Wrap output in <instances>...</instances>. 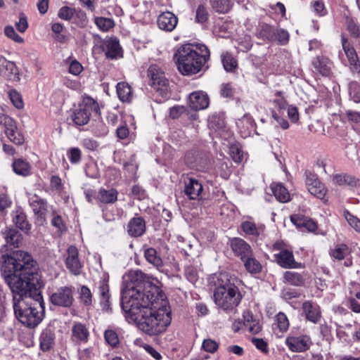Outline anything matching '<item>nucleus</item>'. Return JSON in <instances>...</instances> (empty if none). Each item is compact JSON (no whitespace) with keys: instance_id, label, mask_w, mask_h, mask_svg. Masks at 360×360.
Masks as SVG:
<instances>
[{"instance_id":"nucleus-22","label":"nucleus","mask_w":360,"mask_h":360,"mask_svg":"<svg viewBox=\"0 0 360 360\" xmlns=\"http://www.w3.org/2000/svg\"><path fill=\"white\" fill-rule=\"evenodd\" d=\"M146 230V221L139 216H135L131 219L127 224V233L131 237H140L145 233Z\"/></svg>"},{"instance_id":"nucleus-34","label":"nucleus","mask_w":360,"mask_h":360,"mask_svg":"<svg viewBox=\"0 0 360 360\" xmlns=\"http://www.w3.org/2000/svg\"><path fill=\"white\" fill-rule=\"evenodd\" d=\"M241 229L248 236L257 237L264 232V226L262 225L257 226L255 223L249 221H243L241 224Z\"/></svg>"},{"instance_id":"nucleus-9","label":"nucleus","mask_w":360,"mask_h":360,"mask_svg":"<svg viewBox=\"0 0 360 360\" xmlns=\"http://www.w3.org/2000/svg\"><path fill=\"white\" fill-rule=\"evenodd\" d=\"M108 283L109 276L105 274H103L99 281L95 283V288L99 297L100 304L104 311L110 309V295Z\"/></svg>"},{"instance_id":"nucleus-16","label":"nucleus","mask_w":360,"mask_h":360,"mask_svg":"<svg viewBox=\"0 0 360 360\" xmlns=\"http://www.w3.org/2000/svg\"><path fill=\"white\" fill-rule=\"evenodd\" d=\"M306 319L313 323H318L321 317L322 313L320 306L311 300L305 301L302 306Z\"/></svg>"},{"instance_id":"nucleus-19","label":"nucleus","mask_w":360,"mask_h":360,"mask_svg":"<svg viewBox=\"0 0 360 360\" xmlns=\"http://www.w3.org/2000/svg\"><path fill=\"white\" fill-rule=\"evenodd\" d=\"M184 184L185 195L191 200H198L203 190L201 183L195 178L188 177Z\"/></svg>"},{"instance_id":"nucleus-28","label":"nucleus","mask_w":360,"mask_h":360,"mask_svg":"<svg viewBox=\"0 0 360 360\" xmlns=\"http://www.w3.org/2000/svg\"><path fill=\"white\" fill-rule=\"evenodd\" d=\"M55 342L54 333L50 328L44 329L39 337L40 348L44 352L50 350Z\"/></svg>"},{"instance_id":"nucleus-21","label":"nucleus","mask_w":360,"mask_h":360,"mask_svg":"<svg viewBox=\"0 0 360 360\" xmlns=\"http://www.w3.org/2000/svg\"><path fill=\"white\" fill-rule=\"evenodd\" d=\"M12 221L17 228L20 229L25 234H30L32 225L27 220L25 212L21 207H18L12 212Z\"/></svg>"},{"instance_id":"nucleus-58","label":"nucleus","mask_w":360,"mask_h":360,"mask_svg":"<svg viewBox=\"0 0 360 360\" xmlns=\"http://www.w3.org/2000/svg\"><path fill=\"white\" fill-rule=\"evenodd\" d=\"M12 205L11 198L5 193L0 194V214H4L7 212V209Z\"/></svg>"},{"instance_id":"nucleus-20","label":"nucleus","mask_w":360,"mask_h":360,"mask_svg":"<svg viewBox=\"0 0 360 360\" xmlns=\"http://www.w3.org/2000/svg\"><path fill=\"white\" fill-rule=\"evenodd\" d=\"M178 23L177 17L172 12H163L157 19L158 27L165 32H172Z\"/></svg>"},{"instance_id":"nucleus-37","label":"nucleus","mask_w":360,"mask_h":360,"mask_svg":"<svg viewBox=\"0 0 360 360\" xmlns=\"http://www.w3.org/2000/svg\"><path fill=\"white\" fill-rule=\"evenodd\" d=\"M13 172L21 176H27L30 173L31 166L30 163L23 159H14L12 164Z\"/></svg>"},{"instance_id":"nucleus-50","label":"nucleus","mask_w":360,"mask_h":360,"mask_svg":"<svg viewBox=\"0 0 360 360\" xmlns=\"http://www.w3.org/2000/svg\"><path fill=\"white\" fill-rule=\"evenodd\" d=\"M209 18L207 8L202 4L198 6L195 15V21L199 23L205 22Z\"/></svg>"},{"instance_id":"nucleus-27","label":"nucleus","mask_w":360,"mask_h":360,"mask_svg":"<svg viewBox=\"0 0 360 360\" xmlns=\"http://www.w3.org/2000/svg\"><path fill=\"white\" fill-rule=\"evenodd\" d=\"M255 35L264 41H274L276 38V29L268 24L262 23L257 27Z\"/></svg>"},{"instance_id":"nucleus-30","label":"nucleus","mask_w":360,"mask_h":360,"mask_svg":"<svg viewBox=\"0 0 360 360\" xmlns=\"http://www.w3.org/2000/svg\"><path fill=\"white\" fill-rule=\"evenodd\" d=\"M243 262L245 270L250 274L255 275L262 272V265L253 255L248 256L245 259L241 260Z\"/></svg>"},{"instance_id":"nucleus-6","label":"nucleus","mask_w":360,"mask_h":360,"mask_svg":"<svg viewBox=\"0 0 360 360\" xmlns=\"http://www.w3.org/2000/svg\"><path fill=\"white\" fill-rule=\"evenodd\" d=\"M29 204L34 212L36 224L39 226H44L46 222L49 209L47 200L34 194L29 198Z\"/></svg>"},{"instance_id":"nucleus-10","label":"nucleus","mask_w":360,"mask_h":360,"mask_svg":"<svg viewBox=\"0 0 360 360\" xmlns=\"http://www.w3.org/2000/svg\"><path fill=\"white\" fill-rule=\"evenodd\" d=\"M306 186L308 191L313 195L318 198H323L327 190L325 188L324 184L321 182L318 176L311 172H306Z\"/></svg>"},{"instance_id":"nucleus-46","label":"nucleus","mask_w":360,"mask_h":360,"mask_svg":"<svg viewBox=\"0 0 360 360\" xmlns=\"http://www.w3.org/2000/svg\"><path fill=\"white\" fill-rule=\"evenodd\" d=\"M274 324L280 332L284 333L288 330L289 328V321L286 315L283 312H279L275 319Z\"/></svg>"},{"instance_id":"nucleus-61","label":"nucleus","mask_w":360,"mask_h":360,"mask_svg":"<svg viewBox=\"0 0 360 360\" xmlns=\"http://www.w3.org/2000/svg\"><path fill=\"white\" fill-rule=\"evenodd\" d=\"M230 155L235 162L240 163L243 159V153L237 146H231L230 147Z\"/></svg>"},{"instance_id":"nucleus-23","label":"nucleus","mask_w":360,"mask_h":360,"mask_svg":"<svg viewBox=\"0 0 360 360\" xmlns=\"http://www.w3.org/2000/svg\"><path fill=\"white\" fill-rule=\"evenodd\" d=\"M236 125L243 137L250 136L255 129V123L252 117L245 114L236 122Z\"/></svg>"},{"instance_id":"nucleus-14","label":"nucleus","mask_w":360,"mask_h":360,"mask_svg":"<svg viewBox=\"0 0 360 360\" xmlns=\"http://www.w3.org/2000/svg\"><path fill=\"white\" fill-rule=\"evenodd\" d=\"M0 76L10 81L19 80L18 69L15 64L0 55Z\"/></svg>"},{"instance_id":"nucleus-13","label":"nucleus","mask_w":360,"mask_h":360,"mask_svg":"<svg viewBox=\"0 0 360 360\" xmlns=\"http://www.w3.org/2000/svg\"><path fill=\"white\" fill-rule=\"evenodd\" d=\"M276 263L282 268L285 269H300L302 267L301 263L297 262L292 251L282 250L279 252L274 255Z\"/></svg>"},{"instance_id":"nucleus-43","label":"nucleus","mask_w":360,"mask_h":360,"mask_svg":"<svg viewBox=\"0 0 360 360\" xmlns=\"http://www.w3.org/2000/svg\"><path fill=\"white\" fill-rule=\"evenodd\" d=\"M79 299L86 307H90L93 302V295L86 285H82L79 290Z\"/></svg>"},{"instance_id":"nucleus-29","label":"nucleus","mask_w":360,"mask_h":360,"mask_svg":"<svg viewBox=\"0 0 360 360\" xmlns=\"http://www.w3.org/2000/svg\"><path fill=\"white\" fill-rule=\"evenodd\" d=\"M243 316L244 327L252 334H257L261 330L262 326L259 321L254 319L250 311H245Z\"/></svg>"},{"instance_id":"nucleus-41","label":"nucleus","mask_w":360,"mask_h":360,"mask_svg":"<svg viewBox=\"0 0 360 360\" xmlns=\"http://www.w3.org/2000/svg\"><path fill=\"white\" fill-rule=\"evenodd\" d=\"M89 115L93 112L98 114L99 111L98 104L93 98L86 97L84 98L82 103L79 105Z\"/></svg>"},{"instance_id":"nucleus-47","label":"nucleus","mask_w":360,"mask_h":360,"mask_svg":"<svg viewBox=\"0 0 360 360\" xmlns=\"http://www.w3.org/2000/svg\"><path fill=\"white\" fill-rule=\"evenodd\" d=\"M15 126L17 124L11 117L4 113H0V127L3 129L4 134Z\"/></svg>"},{"instance_id":"nucleus-55","label":"nucleus","mask_w":360,"mask_h":360,"mask_svg":"<svg viewBox=\"0 0 360 360\" xmlns=\"http://www.w3.org/2000/svg\"><path fill=\"white\" fill-rule=\"evenodd\" d=\"M344 216L348 224L356 231L360 232V219L352 215L349 211L344 212Z\"/></svg>"},{"instance_id":"nucleus-40","label":"nucleus","mask_w":360,"mask_h":360,"mask_svg":"<svg viewBox=\"0 0 360 360\" xmlns=\"http://www.w3.org/2000/svg\"><path fill=\"white\" fill-rule=\"evenodd\" d=\"M8 140L16 146H21L25 142V137L22 131L15 126L5 133Z\"/></svg>"},{"instance_id":"nucleus-35","label":"nucleus","mask_w":360,"mask_h":360,"mask_svg":"<svg viewBox=\"0 0 360 360\" xmlns=\"http://www.w3.org/2000/svg\"><path fill=\"white\" fill-rule=\"evenodd\" d=\"M144 257L148 262L153 264L157 269L163 266L162 258L153 248H148L144 250Z\"/></svg>"},{"instance_id":"nucleus-38","label":"nucleus","mask_w":360,"mask_h":360,"mask_svg":"<svg viewBox=\"0 0 360 360\" xmlns=\"http://www.w3.org/2000/svg\"><path fill=\"white\" fill-rule=\"evenodd\" d=\"M212 9L219 13H227L232 8L231 0H210Z\"/></svg>"},{"instance_id":"nucleus-56","label":"nucleus","mask_w":360,"mask_h":360,"mask_svg":"<svg viewBox=\"0 0 360 360\" xmlns=\"http://www.w3.org/2000/svg\"><path fill=\"white\" fill-rule=\"evenodd\" d=\"M289 33L283 29H276V38L274 41H277L281 45L288 44L289 41Z\"/></svg>"},{"instance_id":"nucleus-7","label":"nucleus","mask_w":360,"mask_h":360,"mask_svg":"<svg viewBox=\"0 0 360 360\" xmlns=\"http://www.w3.org/2000/svg\"><path fill=\"white\" fill-rule=\"evenodd\" d=\"M148 77L150 79V85L156 91L162 94L167 90L168 79L162 68L157 64L150 65L148 69Z\"/></svg>"},{"instance_id":"nucleus-64","label":"nucleus","mask_w":360,"mask_h":360,"mask_svg":"<svg viewBox=\"0 0 360 360\" xmlns=\"http://www.w3.org/2000/svg\"><path fill=\"white\" fill-rule=\"evenodd\" d=\"M218 344L214 340L211 339L205 340L202 342V349L210 353L215 352L218 349Z\"/></svg>"},{"instance_id":"nucleus-31","label":"nucleus","mask_w":360,"mask_h":360,"mask_svg":"<svg viewBox=\"0 0 360 360\" xmlns=\"http://www.w3.org/2000/svg\"><path fill=\"white\" fill-rule=\"evenodd\" d=\"M283 281L291 285L302 286L305 283V278L298 272L287 271L283 274Z\"/></svg>"},{"instance_id":"nucleus-25","label":"nucleus","mask_w":360,"mask_h":360,"mask_svg":"<svg viewBox=\"0 0 360 360\" xmlns=\"http://www.w3.org/2000/svg\"><path fill=\"white\" fill-rule=\"evenodd\" d=\"M342 47L348 59L350 68L354 71L360 72V63L356 53L353 47H350L347 40L345 38L342 39Z\"/></svg>"},{"instance_id":"nucleus-26","label":"nucleus","mask_w":360,"mask_h":360,"mask_svg":"<svg viewBox=\"0 0 360 360\" xmlns=\"http://www.w3.org/2000/svg\"><path fill=\"white\" fill-rule=\"evenodd\" d=\"M312 65L315 70L323 77H328L332 73L333 63L328 58L317 56L313 60Z\"/></svg>"},{"instance_id":"nucleus-24","label":"nucleus","mask_w":360,"mask_h":360,"mask_svg":"<svg viewBox=\"0 0 360 360\" xmlns=\"http://www.w3.org/2000/svg\"><path fill=\"white\" fill-rule=\"evenodd\" d=\"M1 233L8 245L13 248L19 247L22 240V235L16 229L7 226L3 229Z\"/></svg>"},{"instance_id":"nucleus-1","label":"nucleus","mask_w":360,"mask_h":360,"mask_svg":"<svg viewBox=\"0 0 360 360\" xmlns=\"http://www.w3.org/2000/svg\"><path fill=\"white\" fill-rule=\"evenodd\" d=\"M20 256L22 257L21 260L3 256L4 278L13 294L15 317L23 325L34 328L42 320L38 308L44 309L39 291L42 282L37 262L27 252H20Z\"/></svg>"},{"instance_id":"nucleus-8","label":"nucleus","mask_w":360,"mask_h":360,"mask_svg":"<svg viewBox=\"0 0 360 360\" xmlns=\"http://www.w3.org/2000/svg\"><path fill=\"white\" fill-rule=\"evenodd\" d=\"M289 350L292 352H304L309 349L312 342L307 335H295L292 333L289 334L285 340Z\"/></svg>"},{"instance_id":"nucleus-11","label":"nucleus","mask_w":360,"mask_h":360,"mask_svg":"<svg viewBox=\"0 0 360 360\" xmlns=\"http://www.w3.org/2000/svg\"><path fill=\"white\" fill-rule=\"evenodd\" d=\"M65 263L67 269L73 275L77 276L81 274L82 264L79 259L78 249L75 246L68 247Z\"/></svg>"},{"instance_id":"nucleus-60","label":"nucleus","mask_w":360,"mask_h":360,"mask_svg":"<svg viewBox=\"0 0 360 360\" xmlns=\"http://www.w3.org/2000/svg\"><path fill=\"white\" fill-rule=\"evenodd\" d=\"M9 98L13 104V105L18 108L21 109L23 108V101L21 98V96L16 90H11L9 91Z\"/></svg>"},{"instance_id":"nucleus-39","label":"nucleus","mask_w":360,"mask_h":360,"mask_svg":"<svg viewBox=\"0 0 360 360\" xmlns=\"http://www.w3.org/2000/svg\"><path fill=\"white\" fill-rule=\"evenodd\" d=\"M221 60L224 70L227 72H232L237 68V60L228 51L221 53Z\"/></svg>"},{"instance_id":"nucleus-5","label":"nucleus","mask_w":360,"mask_h":360,"mask_svg":"<svg viewBox=\"0 0 360 360\" xmlns=\"http://www.w3.org/2000/svg\"><path fill=\"white\" fill-rule=\"evenodd\" d=\"M50 302L57 307H70L74 302L73 287L62 286L57 288L50 295Z\"/></svg>"},{"instance_id":"nucleus-4","label":"nucleus","mask_w":360,"mask_h":360,"mask_svg":"<svg viewBox=\"0 0 360 360\" xmlns=\"http://www.w3.org/2000/svg\"><path fill=\"white\" fill-rule=\"evenodd\" d=\"M210 56V50L205 44H185L177 48L173 58L182 75H192L202 70Z\"/></svg>"},{"instance_id":"nucleus-51","label":"nucleus","mask_w":360,"mask_h":360,"mask_svg":"<svg viewBox=\"0 0 360 360\" xmlns=\"http://www.w3.org/2000/svg\"><path fill=\"white\" fill-rule=\"evenodd\" d=\"M4 34L8 38L12 39L16 43L22 44L24 42L23 38L17 34L13 27L11 25L5 27Z\"/></svg>"},{"instance_id":"nucleus-3","label":"nucleus","mask_w":360,"mask_h":360,"mask_svg":"<svg viewBox=\"0 0 360 360\" xmlns=\"http://www.w3.org/2000/svg\"><path fill=\"white\" fill-rule=\"evenodd\" d=\"M237 277L227 272L215 273L207 278V286L213 291V300L217 308L233 311L240 303L242 295L236 285Z\"/></svg>"},{"instance_id":"nucleus-45","label":"nucleus","mask_w":360,"mask_h":360,"mask_svg":"<svg viewBox=\"0 0 360 360\" xmlns=\"http://www.w3.org/2000/svg\"><path fill=\"white\" fill-rule=\"evenodd\" d=\"M94 22L98 28L103 32H108L115 25L114 21L108 18L96 17Z\"/></svg>"},{"instance_id":"nucleus-18","label":"nucleus","mask_w":360,"mask_h":360,"mask_svg":"<svg viewBox=\"0 0 360 360\" xmlns=\"http://www.w3.org/2000/svg\"><path fill=\"white\" fill-rule=\"evenodd\" d=\"M89 331L85 324L75 322L71 329V340L77 345L86 343L89 340Z\"/></svg>"},{"instance_id":"nucleus-15","label":"nucleus","mask_w":360,"mask_h":360,"mask_svg":"<svg viewBox=\"0 0 360 360\" xmlns=\"http://www.w3.org/2000/svg\"><path fill=\"white\" fill-rule=\"evenodd\" d=\"M188 103L189 107L193 110H205L209 106L210 98L206 92L196 91L190 94Z\"/></svg>"},{"instance_id":"nucleus-49","label":"nucleus","mask_w":360,"mask_h":360,"mask_svg":"<svg viewBox=\"0 0 360 360\" xmlns=\"http://www.w3.org/2000/svg\"><path fill=\"white\" fill-rule=\"evenodd\" d=\"M348 253V248L345 244L337 245L335 249L330 252V255L335 259L341 260L345 257V255Z\"/></svg>"},{"instance_id":"nucleus-59","label":"nucleus","mask_w":360,"mask_h":360,"mask_svg":"<svg viewBox=\"0 0 360 360\" xmlns=\"http://www.w3.org/2000/svg\"><path fill=\"white\" fill-rule=\"evenodd\" d=\"M345 117L350 123L356 124L357 129L360 128V113L359 112L350 110H346Z\"/></svg>"},{"instance_id":"nucleus-36","label":"nucleus","mask_w":360,"mask_h":360,"mask_svg":"<svg viewBox=\"0 0 360 360\" xmlns=\"http://www.w3.org/2000/svg\"><path fill=\"white\" fill-rule=\"evenodd\" d=\"M117 94L122 102H130L133 98L131 86L126 82H119L117 84Z\"/></svg>"},{"instance_id":"nucleus-2","label":"nucleus","mask_w":360,"mask_h":360,"mask_svg":"<svg viewBox=\"0 0 360 360\" xmlns=\"http://www.w3.org/2000/svg\"><path fill=\"white\" fill-rule=\"evenodd\" d=\"M165 298L159 288L151 285L142 292L131 288L128 292H122V308L126 319L150 336L165 332L171 323Z\"/></svg>"},{"instance_id":"nucleus-54","label":"nucleus","mask_w":360,"mask_h":360,"mask_svg":"<svg viewBox=\"0 0 360 360\" xmlns=\"http://www.w3.org/2000/svg\"><path fill=\"white\" fill-rule=\"evenodd\" d=\"M76 10L69 6H63L58 13V16L65 20H70L75 14Z\"/></svg>"},{"instance_id":"nucleus-48","label":"nucleus","mask_w":360,"mask_h":360,"mask_svg":"<svg viewBox=\"0 0 360 360\" xmlns=\"http://www.w3.org/2000/svg\"><path fill=\"white\" fill-rule=\"evenodd\" d=\"M349 94L350 98L355 103L360 102V84L356 82H352L349 84Z\"/></svg>"},{"instance_id":"nucleus-33","label":"nucleus","mask_w":360,"mask_h":360,"mask_svg":"<svg viewBox=\"0 0 360 360\" xmlns=\"http://www.w3.org/2000/svg\"><path fill=\"white\" fill-rule=\"evenodd\" d=\"M117 194L118 193L115 189L101 188L97 195V199L102 203H113L117 200Z\"/></svg>"},{"instance_id":"nucleus-57","label":"nucleus","mask_w":360,"mask_h":360,"mask_svg":"<svg viewBox=\"0 0 360 360\" xmlns=\"http://www.w3.org/2000/svg\"><path fill=\"white\" fill-rule=\"evenodd\" d=\"M185 276L188 281L195 283L198 280V274L197 269L193 266L188 265L185 267Z\"/></svg>"},{"instance_id":"nucleus-53","label":"nucleus","mask_w":360,"mask_h":360,"mask_svg":"<svg viewBox=\"0 0 360 360\" xmlns=\"http://www.w3.org/2000/svg\"><path fill=\"white\" fill-rule=\"evenodd\" d=\"M314 13L319 16H324L327 14V10L324 3L321 0H316L311 4Z\"/></svg>"},{"instance_id":"nucleus-62","label":"nucleus","mask_w":360,"mask_h":360,"mask_svg":"<svg viewBox=\"0 0 360 360\" xmlns=\"http://www.w3.org/2000/svg\"><path fill=\"white\" fill-rule=\"evenodd\" d=\"M68 155L71 163L77 164L81 160L82 153L78 148H71L68 151Z\"/></svg>"},{"instance_id":"nucleus-44","label":"nucleus","mask_w":360,"mask_h":360,"mask_svg":"<svg viewBox=\"0 0 360 360\" xmlns=\"http://www.w3.org/2000/svg\"><path fill=\"white\" fill-rule=\"evenodd\" d=\"M51 225L56 229V233L59 235L66 231V226L61 216L55 210L52 212Z\"/></svg>"},{"instance_id":"nucleus-52","label":"nucleus","mask_w":360,"mask_h":360,"mask_svg":"<svg viewBox=\"0 0 360 360\" xmlns=\"http://www.w3.org/2000/svg\"><path fill=\"white\" fill-rule=\"evenodd\" d=\"M104 338L108 345L115 347L119 344V338L117 333L112 330H106L104 333Z\"/></svg>"},{"instance_id":"nucleus-63","label":"nucleus","mask_w":360,"mask_h":360,"mask_svg":"<svg viewBox=\"0 0 360 360\" xmlns=\"http://www.w3.org/2000/svg\"><path fill=\"white\" fill-rule=\"evenodd\" d=\"M15 25L17 30L21 33H23L27 30L28 27V22L27 17L24 13H20L19 15L18 21L15 22Z\"/></svg>"},{"instance_id":"nucleus-32","label":"nucleus","mask_w":360,"mask_h":360,"mask_svg":"<svg viewBox=\"0 0 360 360\" xmlns=\"http://www.w3.org/2000/svg\"><path fill=\"white\" fill-rule=\"evenodd\" d=\"M271 191L275 198L281 202H287L290 200V193L287 188L280 183L271 185Z\"/></svg>"},{"instance_id":"nucleus-42","label":"nucleus","mask_w":360,"mask_h":360,"mask_svg":"<svg viewBox=\"0 0 360 360\" xmlns=\"http://www.w3.org/2000/svg\"><path fill=\"white\" fill-rule=\"evenodd\" d=\"M90 118V115L88 112H86L82 108L79 107L78 109L75 110L72 115V119L75 124L77 125H84L88 123Z\"/></svg>"},{"instance_id":"nucleus-12","label":"nucleus","mask_w":360,"mask_h":360,"mask_svg":"<svg viewBox=\"0 0 360 360\" xmlns=\"http://www.w3.org/2000/svg\"><path fill=\"white\" fill-rule=\"evenodd\" d=\"M229 245L234 255L239 257L240 260L251 256L253 250L251 246L243 239L238 237L229 240Z\"/></svg>"},{"instance_id":"nucleus-17","label":"nucleus","mask_w":360,"mask_h":360,"mask_svg":"<svg viewBox=\"0 0 360 360\" xmlns=\"http://www.w3.org/2000/svg\"><path fill=\"white\" fill-rule=\"evenodd\" d=\"M103 50L108 58L117 59L122 57V50L117 37L105 38L103 41Z\"/></svg>"}]
</instances>
